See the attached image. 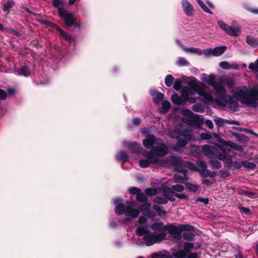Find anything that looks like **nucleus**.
<instances>
[{
    "label": "nucleus",
    "instance_id": "nucleus-1",
    "mask_svg": "<svg viewBox=\"0 0 258 258\" xmlns=\"http://www.w3.org/2000/svg\"><path fill=\"white\" fill-rule=\"evenodd\" d=\"M206 82L212 87L217 96L212 102L223 107H228L232 111L237 110L239 100L248 107H258V89H248L245 86L233 88L234 79L226 75L216 78L214 74L209 75Z\"/></svg>",
    "mask_w": 258,
    "mask_h": 258
},
{
    "label": "nucleus",
    "instance_id": "nucleus-2",
    "mask_svg": "<svg viewBox=\"0 0 258 258\" xmlns=\"http://www.w3.org/2000/svg\"><path fill=\"white\" fill-rule=\"evenodd\" d=\"M143 144L146 149L150 150L142 151V154L146 159L140 160L139 166L141 167H148L151 164L162 167L166 166V161L158 158L164 157L168 152L167 146L161 139L156 138L153 135H149L143 140Z\"/></svg>",
    "mask_w": 258,
    "mask_h": 258
},
{
    "label": "nucleus",
    "instance_id": "nucleus-3",
    "mask_svg": "<svg viewBox=\"0 0 258 258\" xmlns=\"http://www.w3.org/2000/svg\"><path fill=\"white\" fill-rule=\"evenodd\" d=\"M151 228L154 231L152 233L150 231L148 226H139L136 230V233L139 237L132 238L134 243L141 246H150L165 238L166 228L163 222H156L151 226Z\"/></svg>",
    "mask_w": 258,
    "mask_h": 258
},
{
    "label": "nucleus",
    "instance_id": "nucleus-4",
    "mask_svg": "<svg viewBox=\"0 0 258 258\" xmlns=\"http://www.w3.org/2000/svg\"><path fill=\"white\" fill-rule=\"evenodd\" d=\"M181 93L182 98L177 95L176 93L172 95L171 100L173 103L177 105H182L186 102H189L191 103H195L196 101V99L192 97V96L196 94L203 97L207 101H213L214 100L212 93L208 92L203 88L195 89L190 86H186L183 87Z\"/></svg>",
    "mask_w": 258,
    "mask_h": 258
},
{
    "label": "nucleus",
    "instance_id": "nucleus-5",
    "mask_svg": "<svg viewBox=\"0 0 258 258\" xmlns=\"http://www.w3.org/2000/svg\"><path fill=\"white\" fill-rule=\"evenodd\" d=\"M186 127L184 126H180L179 128L175 129L174 131L169 133L170 136H174L177 140V143L173 147V150L175 151H179L181 149L186 145L188 142L194 140V136L190 128Z\"/></svg>",
    "mask_w": 258,
    "mask_h": 258
},
{
    "label": "nucleus",
    "instance_id": "nucleus-6",
    "mask_svg": "<svg viewBox=\"0 0 258 258\" xmlns=\"http://www.w3.org/2000/svg\"><path fill=\"white\" fill-rule=\"evenodd\" d=\"M120 199H116L114 200L115 205V213L117 215L124 214L126 216L131 217L132 218H136L140 214V211L135 208V205L133 203L127 202V205L122 204Z\"/></svg>",
    "mask_w": 258,
    "mask_h": 258
},
{
    "label": "nucleus",
    "instance_id": "nucleus-7",
    "mask_svg": "<svg viewBox=\"0 0 258 258\" xmlns=\"http://www.w3.org/2000/svg\"><path fill=\"white\" fill-rule=\"evenodd\" d=\"M182 114L184 116L182 118V122L191 126L200 128L204 123V117L202 115L194 114L188 109L182 110Z\"/></svg>",
    "mask_w": 258,
    "mask_h": 258
},
{
    "label": "nucleus",
    "instance_id": "nucleus-8",
    "mask_svg": "<svg viewBox=\"0 0 258 258\" xmlns=\"http://www.w3.org/2000/svg\"><path fill=\"white\" fill-rule=\"evenodd\" d=\"M202 148L203 154L210 158H217L221 161L226 159V155L220 153L218 149L215 146L204 145L202 146Z\"/></svg>",
    "mask_w": 258,
    "mask_h": 258
},
{
    "label": "nucleus",
    "instance_id": "nucleus-9",
    "mask_svg": "<svg viewBox=\"0 0 258 258\" xmlns=\"http://www.w3.org/2000/svg\"><path fill=\"white\" fill-rule=\"evenodd\" d=\"M170 161L176 167L182 168L185 167L192 171H196L197 166L189 161H183L181 158L178 157H170Z\"/></svg>",
    "mask_w": 258,
    "mask_h": 258
},
{
    "label": "nucleus",
    "instance_id": "nucleus-10",
    "mask_svg": "<svg viewBox=\"0 0 258 258\" xmlns=\"http://www.w3.org/2000/svg\"><path fill=\"white\" fill-rule=\"evenodd\" d=\"M218 24L221 29L231 36H237L240 32V27L229 26L222 21H219Z\"/></svg>",
    "mask_w": 258,
    "mask_h": 258
},
{
    "label": "nucleus",
    "instance_id": "nucleus-11",
    "mask_svg": "<svg viewBox=\"0 0 258 258\" xmlns=\"http://www.w3.org/2000/svg\"><path fill=\"white\" fill-rule=\"evenodd\" d=\"M59 16L64 21L65 24L68 27H71L76 21V18L74 16L67 11L60 15Z\"/></svg>",
    "mask_w": 258,
    "mask_h": 258
},
{
    "label": "nucleus",
    "instance_id": "nucleus-12",
    "mask_svg": "<svg viewBox=\"0 0 258 258\" xmlns=\"http://www.w3.org/2000/svg\"><path fill=\"white\" fill-rule=\"evenodd\" d=\"M122 146L124 147H128L135 153H139L142 149L140 145L136 142L131 143L129 141H124L122 142Z\"/></svg>",
    "mask_w": 258,
    "mask_h": 258
},
{
    "label": "nucleus",
    "instance_id": "nucleus-13",
    "mask_svg": "<svg viewBox=\"0 0 258 258\" xmlns=\"http://www.w3.org/2000/svg\"><path fill=\"white\" fill-rule=\"evenodd\" d=\"M150 207L151 205L150 204L146 203L140 206V209L144 215L154 217L156 216L155 212L154 211H150Z\"/></svg>",
    "mask_w": 258,
    "mask_h": 258
},
{
    "label": "nucleus",
    "instance_id": "nucleus-14",
    "mask_svg": "<svg viewBox=\"0 0 258 258\" xmlns=\"http://www.w3.org/2000/svg\"><path fill=\"white\" fill-rule=\"evenodd\" d=\"M180 168L178 167H177L176 170L178 172H180L182 174V175H179L178 174H176L175 175L174 177V181L175 182H181L183 183L185 180H187V178H186V172L187 171L185 169H180Z\"/></svg>",
    "mask_w": 258,
    "mask_h": 258
},
{
    "label": "nucleus",
    "instance_id": "nucleus-15",
    "mask_svg": "<svg viewBox=\"0 0 258 258\" xmlns=\"http://www.w3.org/2000/svg\"><path fill=\"white\" fill-rule=\"evenodd\" d=\"M190 151L191 155L197 158H200L203 154L202 147L199 146H190Z\"/></svg>",
    "mask_w": 258,
    "mask_h": 258
},
{
    "label": "nucleus",
    "instance_id": "nucleus-16",
    "mask_svg": "<svg viewBox=\"0 0 258 258\" xmlns=\"http://www.w3.org/2000/svg\"><path fill=\"white\" fill-rule=\"evenodd\" d=\"M53 6L57 10L59 16L64 12L65 10L63 8L64 3L62 0H52Z\"/></svg>",
    "mask_w": 258,
    "mask_h": 258
},
{
    "label": "nucleus",
    "instance_id": "nucleus-17",
    "mask_svg": "<svg viewBox=\"0 0 258 258\" xmlns=\"http://www.w3.org/2000/svg\"><path fill=\"white\" fill-rule=\"evenodd\" d=\"M150 93L153 97L154 101L156 104L160 103L164 98V95L162 93L157 91L156 90H151Z\"/></svg>",
    "mask_w": 258,
    "mask_h": 258
},
{
    "label": "nucleus",
    "instance_id": "nucleus-18",
    "mask_svg": "<svg viewBox=\"0 0 258 258\" xmlns=\"http://www.w3.org/2000/svg\"><path fill=\"white\" fill-rule=\"evenodd\" d=\"M182 5L184 12L188 16H191L193 12V8L191 4L186 0H183Z\"/></svg>",
    "mask_w": 258,
    "mask_h": 258
},
{
    "label": "nucleus",
    "instance_id": "nucleus-19",
    "mask_svg": "<svg viewBox=\"0 0 258 258\" xmlns=\"http://www.w3.org/2000/svg\"><path fill=\"white\" fill-rule=\"evenodd\" d=\"M219 66L220 68H221L223 69L224 70H229L230 69H234V70H237L238 69V66L235 63H233L231 64H230L228 61H224L220 62L219 63Z\"/></svg>",
    "mask_w": 258,
    "mask_h": 258
},
{
    "label": "nucleus",
    "instance_id": "nucleus-20",
    "mask_svg": "<svg viewBox=\"0 0 258 258\" xmlns=\"http://www.w3.org/2000/svg\"><path fill=\"white\" fill-rule=\"evenodd\" d=\"M227 47L225 46H220L215 47L213 48V56H218L223 54L226 50Z\"/></svg>",
    "mask_w": 258,
    "mask_h": 258
},
{
    "label": "nucleus",
    "instance_id": "nucleus-21",
    "mask_svg": "<svg viewBox=\"0 0 258 258\" xmlns=\"http://www.w3.org/2000/svg\"><path fill=\"white\" fill-rule=\"evenodd\" d=\"M151 258H172L169 252L167 251L155 253L152 255Z\"/></svg>",
    "mask_w": 258,
    "mask_h": 258
},
{
    "label": "nucleus",
    "instance_id": "nucleus-22",
    "mask_svg": "<svg viewBox=\"0 0 258 258\" xmlns=\"http://www.w3.org/2000/svg\"><path fill=\"white\" fill-rule=\"evenodd\" d=\"M128 158L127 154L124 151H120L115 156V159L117 161L122 162H125Z\"/></svg>",
    "mask_w": 258,
    "mask_h": 258
},
{
    "label": "nucleus",
    "instance_id": "nucleus-23",
    "mask_svg": "<svg viewBox=\"0 0 258 258\" xmlns=\"http://www.w3.org/2000/svg\"><path fill=\"white\" fill-rule=\"evenodd\" d=\"M161 189L164 194V196L167 198L170 196H174L175 192L173 191L172 187L170 188L166 186L162 185Z\"/></svg>",
    "mask_w": 258,
    "mask_h": 258
},
{
    "label": "nucleus",
    "instance_id": "nucleus-24",
    "mask_svg": "<svg viewBox=\"0 0 258 258\" xmlns=\"http://www.w3.org/2000/svg\"><path fill=\"white\" fill-rule=\"evenodd\" d=\"M17 75H23L27 77L30 75V71L27 66H22L19 70H18Z\"/></svg>",
    "mask_w": 258,
    "mask_h": 258
},
{
    "label": "nucleus",
    "instance_id": "nucleus-25",
    "mask_svg": "<svg viewBox=\"0 0 258 258\" xmlns=\"http://www.w3.org/2000/svg\"><path fill=\"white\" fill-rule=\"evenodd\" d=\"M183 50L186 52H190L191 53L197 54L201 55L203 54V50L196 47H189L183 48Z\"/></svg>",
    "mask_w": 258,
    "mask_h": 258
},
{
    "label": "nucleus",
    "instance_id": "nucleus-26",
    "mask_svg": "<svg viewBox=\"0 0 258 258\" xmlns=\"http://www.w3.org/2000/svg\"><path fill=\"white\" fill-rule=\"evenodd\" d=\"M153 208L157 213L159 216L162 217L165 216L166 214V211L164 210L162 206H160L158 205H155L153 206Z\"/></svg>",
    "mask_w": 258,
    "mask_h": 258
},
{
    "label": "nucleus",
    "instance_id": "nucleus-27",
    "mask_svg": "<svg viewBox=\"0 0 258 258\" xmlns=\"http://www.w3.org/2000/svg\"><path fill=\"white\" fill-rule=\"evenodd\" d=\"M15 5V3L13 0H8L6 3L3 5V11L5 12L9 13L11 9Z\"/></svg>",
    "mask_w": 258,
    "mask_h": 258
},
{
    "label": "nucleus",
    "instance_id": "nucleus-28",
    "mask_svg": "<svg viewBox=\"0 0 258 258\" xmlns=\"http://www.w3.org/2000/svg\"><path fill=\"white\" fill-rule=\"evenodd\" d=\"M171 107L170 103L169 101L163 100L162 102V107L160 109V111L165 113L168 112Z\"/></svg>",
    "mask_w": 258,
    "mask_h": 258
},
{
    "label": "nucleus",
    "instance_id": "nucleus-29",
    "mask_svg": "<svg viewBox=\"0 0 258 258\" xmlns=\"http://www.w3.org/2000/svg\"><path fill=\"white\" fill-rule=\"evenodd\" d=\"M154 203H156L160 204H165L167 203L168 200L167 197L165 196H160L156 197L154 200Z\"/></svg>",
    "mask_w": 258,
    "mask_h": 258
},
{
    "label": "nucleus",
    "instance_id": "nucleus-30",
    "mask_svg": "<svg viewBox=\"0 0 258 258\" xmlns=\"http://www.w3.org/2000/svg\"><path fill=\"white\" fill-rule=\"evenodd\" d=\"M224 143H225L224 145H229V147H230V148H232V149H235L237 151H241L242 150V148L241 146H240L236 143L232 142L231 141H226Z\"/></svg>",
    "mask_w": 258,
    "mask_h": 258
},
{
    "label": "nucleus",
    "instance_id": "nucleus-31",
    "mask_svg": "<svg viewBox=\"0 0 258 258\" xmlns=\"http://www.w3.org/2000/svg\"><path fill=\"white\" fill-rule=\"evenodd\" d=\"M188 253L184 250L181 249L175 252L173 256L175 258H186Z\"/></svg>",
    "mask_w": 258,
    "mask_h": 258
},
{
    "label": "nucleus",
    "instance_id": "nucleus-32",
    "mask_svg": "<svg viewBox=\"0 0 258 258\" xmlns=\"http://www.w3.org/2000/svg\"><path fill=\"white\" fill-rule=\"evenodd\" d=\"M246 41L251 46L255 47L258 45V40L250 36H247L246 37Z\"/></svg>",
    "mask_w": 258,
    "mask_h": 258
},
{
    "label": "nucleus",
    "instance_id": "nucleus-33",
    "mask_svg": "<svg viewBox=\"0 0 258 258\" xmlns=\"http://www.w3.org/2000/svg\"><path fill=\"white\" fill-rule=\"evenodd\" d=\"M174 81V78L171 75H168L165 77V83L167 87L172 86L173 85Z\"/></svg>",
    "mask_w": 258,
    "mask_h": 258
},
{
    "label": "nucleus",
    "instance_id": "nucleus-34",
    "mask_svg": "<svg viewBox=\"0 0 258 258\" xmlns=\"http://www.w3.org/2000/svg\"><path fill=\"white\" fill-rule=\"evenodd\" d=\"M241 164L244 167L249 169H253L256 167V164L254 163L250 162L246 160L242 161Z\"/></svg>",
    "mask_w": 258,
    "mask_h": 258
},
{
    "label": "nucleus",
    "instance_id": "nucleus-35",
    "mask_svg": "<svg viewBox=\"0 0 258 258\" xmlns=\"http://www.w3.org/2000/svg\"><path fill=\"white\" fill-rule=\"evenodd\" d=\"M195 234L189 231H185L182 234V237L183 239L187 240H192L195 238Z\"/></svg>",
    "mask_w": 258,
    "mask_h": 258
},
{
    "label": "nucleus",
    "instance_id": "nucleus-36",
    "mask_svg": "<svg viewBox=\"0 0 258 258\" xmlns=\"http://www.w3.org/2000/svg\"><path fill=\"white\" fill-rule=\"evenodd\" d=\"M173 88L176 91H181L183 87H182V81L179 79H177L175 80L173 84Z\"/></svg>",
    "mask_w": 258,
    "mask_h": 258
},
{
    "label": "nucleus",
    "instance_id": "nucleus-37",
    "mask_svg": "<svg viewBox=\"0 0 258 258\" xmlns=\"http://www.w3.org/2000/svg\"><path fill=\"white\" fill-rule=\"evenodd\" d=\"M200 173L201 176L204 177L208 176L214 177L215 175V173L214 172H211L209 170H207V168L201 171Z\"/></svg>",
    "mask_w": 258,
    "mask_h": 258
},
{
    "label": "nucleus",
    "instance_id": "nucleus-38",
    "mask_svg": "<svg viewBox=\"0 0 258 258\" xmlns=\"http://www.w3.org/2000/svg\"><path fill=\"white\" fill-rule=\"evenodd\" d=\"M197 168L196 171L200 172L201 171L207 168V165L205 162L202 161H198L197 162Z\"/></svg>",
    "mask_w": 258,
    "mask_h": 258
},
{
    "label": "nucleus",
    "instance_id": "nucleus-39",
    "mask_svg": "<svg viewBox=\"0 0 258 258\" xmlns=\"http://www.w3.org/2000/svg\"><path fill=\"white\" fill-rule=\"evenodd\" d=\"M210 165L215 169H218L222 166L221 163L218 160H211L210 161Z\"/></svg>",
    "mask_w": 258,
    "mask_h": 258
},
{
    "label": "nucleus",
    "instance_id": "nucleus-40",
    "mask_svg": "<svg viewBox=\"0 0 258 258\" xmlns=\"http://www.w3.org/2000/svg\"><path fill=\"white\" fill-rule=\"evenodd\" d=\"M214 121L218 126L221 127L223 126L224 124L226 123V121H228V119L217 117L214 119Z\"/></svg>",
    "mask_w": 258,
    "mask_h": 258
},
{
    "label": "nucleus",
    "instance_id": "nucleus-41",
    "mask_svg": "<svg viewBox=\"0 0 258 258\" xmlns=\"http://www.w3.org/2000/svg\"><path fill=\"white\" fill-rule=\"evenodd\" d=\"M186 187L188 190L192 192H196L199 189V186L198 185L189 183L186 184Z\"/></svg>",
    "mask_w": 258,
    "mask_h": 258
},
{
    "label": "nucleus",
    "instance_id": "nucleus-42",
    "mask_svg": "<svg viewBox=\"0 0 258 258\" xmlns=\"http://www.w3.org/2000/svg\"><path fill=\"white\" fill-rule=\"evenodd\" d=\"M177 64L180 67L187 66L189 62L183 57H179L177 60Z\"/></svg>",
    "mask_w": 258,
    "mask_h": 258
},
{
    "label": "nucleus",
    "instance_id": "nucleus-43",
    "mask_svg": "<svg viewBox=\"0 0 258 258\" xmlns=\"http://www.w3.org/2000/svg\"><path fill=\"white\" fill-rule=\"evenodd\" d=\"M145 194L148 196H155L158 193L157 189L153 188H148L145 190Z\"/></svg>",
    "mask_w": 258,
    "mask_h": 258
},
{
    "label": "nucleus",
    "instance_id": "nucleus-44",
    "mask_svg": "<svg viewBox=\"0 0 258 258\" xmlns=\"http://www.w3.org/2000/svg\"><path fill=\"white\" fill-rule=\"evenodd\" d=\"M216 145V147L219 148L222 152V153L226 155V153L229 151V150L227 149V147H229V145H224L223 144H215Z\"/></svg>",
    "mask_w": 258,
    "mask_h": 258
},
{
    "label": "nucleus",
    "instance_id": "nucleus-45",
    "mask_svg": "<svg viewBox=\"0 0 258 258\" xmlns=\"http://www.w3.org/2000/svg\"><path fill=\"white\" fill-rule=\"evenodd\" d=\"M194 245L191 242H185L183 244V249L188 254L193 248Z\"/></svg>",
    "mask_w": 258,
    "mask_h": 258
},
{
    "label": "nucleus",
    "instance_id": "nucleus-46",
    "mask_svg": "<svg viewBox=\"0 0 258 258\" xmlns=\"http://www.w3.org/2000/svg\"><path fill=\"white\" fill-rule=\"evenodd\" d=\"M57 30L59 32L60 35L67 41H71L72 40V37L65 32H64L60 28H57Z\"/></svg>",
    "mask_w": 258,
    "mask_h": 258
},
{
    "label": "nucleus",
    "instance_id": "nucleus-47",
    "mask_svg": "<svg viewBox=\"0 0 258 258\" xmlns=\"http://www.w3.org/2000/svg\"><path fill=\"white\" fill-rule=\"evenodd\" d=\"M201 138L202 140H209L212 138V135L210 133H203L201 134Z\"/></svg>",
    "mask_w": 258,
    "mask_h": 258
},
{
    "label": "nucleus",
    "instance_id": "nucleus-48",
    "mask_svg": "<svg viewBox=\"0 0 258 258\" xmlns=\"http://www.w3.org/2000/svg\"><path fill=\"white\" fill-rule=\"evenodd\" d=\"M136 198L137 200L140 202H144L147 200L146 195L143 192H141V191L137 195Z\"/></svg>",
    "mask_w": 258,
    "mask_h": 258
},
{
    "label": "nucleus",
    "instance_id": "nucleus-49",
    "mask_svg": "<svg viewBox=\"0 0 258 258\" xmlns=\"http://www.w3.org/2000/svg\"><path fill=\"white\" fill-rule=\"evenodd\" d=\"M200 6L202 8V9L207 13H211L210 10L207 7V6L204 4V3L202 1V0H197Z\"/></svg>",
    "mask_w": 258,
    "mask_h": 258
},
{
    "label": "nucleus",
    "instance_id": "nucleus-50",
    "mask_svg": "<svg viewBox=\"0 0 258 258\" xmlns=\"http://www.w3.org/2000/svg\"><path fill=\"white\" fill-rule=\"evenodd\" d=\"M172 189L173 190H175L176 191L181 192V191H182L184 190V187L182 185L176 184V185H172Z\"/></svg>",
    "mask_w": 258,
    "mask_h": 258
},
{
    "label": "nucleus",
    "instance_id": "nucleus-51",
    "mask_svg": "<svg viewBox=\"0 0 258 258\" xmlns=\"http://www.w3.org/2000/svg\"><path fill=\"white\" fill-rule=\"evenodd\" d=\"M248 68L251 71L257 70L258 69V59L254 63H250L249 64Z\"/></svg>",
    "mask_w": 258,
    "mask_h": 258
},
{
    "label": "nucleus",
    "instance_id": "nucleus-52",
    "mask_svg": "<svg viewBox=\"0 0 258 258\" xmlns=\"http://www.w3.org/2000/svg\"><path fill=\"white\" fill-rule=\"evenodd\" d=\"M192 109L194 111L198 112H203L204 110L203 107L201 105H199V104H196V105H193V106L192 107Z\"/></svg>",
    "mask_w": 258,
    "mask_h": 258
},
{
    "label": "nucleus",
    "instance_id": "nucleus-53",
    "mask_svg": "<svg viewBox=\"0 0 258 258\" xmlns=\"http://www.w3.org/2000/svg\"><path fill=\"white\" fill-rule=\"evenodd\" d=\"M203 53L205 54L206 57H210L213 56V48H208L205 49L203 51Z\"/></svg>",
    "mask_w": 258,
    "mask_h": 258
},
{
    "label": "nucleus",
    "instance_id": "nucleus-54",
    "mask_svg": "<svg viewBox=\"0 0 258 258\" xmlns=\"http://www.w3.org/2000/svg\"><path fill=\"white\" fill-rule=\"evenodd\" d=\"M238 208L241 213H244L247 215H249L250 214V211L248 208L241 206L239 207Z\"/></svg>",
    "mask_w": 258,
    "mask_h": 258
},
{
    "label": "nucleus",
    "instance_id": "nucleus-55",
    "mask_svg": "<svg viewBox=\"0 0 258 258\" xmlns=\"http://www.w3.org/2000/svg\"><path fill=\"white\" fill-rule=\"evenodd\" d=\"M7 32H8L9 33L13 34L17 36H21V34L20 33H19L17 30H16L14 29H12V28H8Z\"/></svg>",
    "mask_w": 258,
    "mask_h": 258
},
{
    "label": "nucleus",
    "instance_id": "nucleus-56",
    "mask_svg": "<svg viewBox=\"0 0 258 258\" xmlns=\"http://www.w3.org/2000/svg\"><path fill=\"white\" fill-rule=\"evenodd\" d=\"M212 135L217 139L219 143L224 145V142H225L226 141L221 138L218 134L214 133L212 134Z\"/></svg>",
    "mask_w": 258,
    "mask_h": 258
},
{
    "label": "nucleus",
    "instance_id": "nucleus-57",
    "mask_svg": "<svg viewBox=\"0 0 258 258\" xmlns=\"http://www.w3.org/2000/svg\"><path fill=\"white\" fill-rule=\"evenodd\" d=\"M219 173L220 176L222 178H225L230 175L229 171L227 170H221Z\"/></svg>",
    "mask_w": 258,
    "mask_h": 258
},
{
    "label": "nucleus",
    "instance_id": "nucleus-58",
    "mask_svg": "<svg viewBox=\"0 0 258 258\" xmlns=\"http://www.w3.org/2000/svg\"><path fill=\"white\" fill-rule=\"evenodd\" d=\"M141 191L140 189L136 187H133L129 189V192L132 195H137Z\"/></svg>",
    "mask_w": 258,
    "mask_h": 258
},
{
    "label": "nucleus",
    "instance_id": "nucleus-59",
    "mask_svg": "<svg viewBox=\"0 0 258 258\" xmlns=\"http://www.w3.org/2000/svg\"><path fill=\"white\" fill-rule=\"evenodd\" d=\"M174 196L179 199H185L187 198V196L184 193L177 194L175 192Z\"/></svg>",
    "mask_w": 258,
    "mask_h": 258
},
{
    "label": "nucleus",
    "instance_id": "nucleus-60",
    "mask_svg": "<svg viewBox=\"0 0 258 258\" xmlns=\"http://www.w3.org/2000/svg\"><path fill=\"white\" fill-rule=\"evenodd\" d=\"M181 227L183 229L187 231L192 230L194 228L192 226L189 225H182Z\"/></svg>",
    "mask_w": 258,
    "mask_h": 258
},
{
    "label": "nucleus",
    "instance_id": "nucleus-61",
    "mask_svg": "<svg viewBox=\"0 0 258 258\" xmlns=\"http://www.w3.org/2000/svg\"><path fill=\"white\" fill-rule=\"evenodd\" d=\"M242 194L243 195H244L248 197H252V196H253L255 194L253 192L250 191H247V190L243 191L242 192Z\"/></svg>",
    "mask_w": 258,
    "mask_h": 258
},
{
    "label": "nucleus",
    "instance_id": "nucleus-62",
    "mask_svg": "<svg viewBox=\"0 0 258 258\" xmlns=\"http://www.w3.org/2000/svg\"><path fill=\"white\" fill-rule=\"evenodd\" d=\"M7 98L6 92L2 89H0V99L5 100Z\"/></svg>",
    "mask_w": 258,
    "mask_h": 258
},
{
    "label": "nucleus",
    "instance_id": "nucleus-63",
    "mask_svg": "<svg viewBox=\"0 0 258 258\" xmlns=\"http://www.w3.org/2000/svg\"><path fill=\"white\" fill-rule=\"evenodd\" d=\"M197 202L203 203L204 204L207 205L208 204L209 200L208 198H199L197 199Z\"/></svg>",
    "mask_w": 258,
    "mask_h": 258
},
{
    "label": "nucleus",
    "instance_id": "nucleus-64",
    "mask_svg": "<svg viewBox=\"0 0 258 258\" xmlns=\"http://www.w3.org/2000/svg\"><path fill=\"white\" fill-rule=\"evenodd\" d=\"M186 258H199V256L196 253H190L187 254Z\"/></svg>",
    "mask_w": 258,
    "mask_h": 258
}]
</instances>
